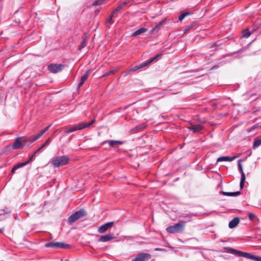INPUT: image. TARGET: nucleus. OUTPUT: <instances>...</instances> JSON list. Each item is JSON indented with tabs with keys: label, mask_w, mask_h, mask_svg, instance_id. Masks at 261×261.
Listing matches in <instances>:
<instances>
[{
	"label": "nucleus",
	"mask_w": 261,
	"mask_h": 261,
	"mask_svg": "<svg viewBox=\"0 0 261 261\" xmlns=\"http://www.w3.org/2000/svg\"><path fill=\"white\" fill-rule=\"evenodd\" d=\"M115 238L114 234L109 233L105 236H101L98 239V241L99 242H108Z\"/></svg>",
	"instance_id": "11"
},
{
	"label": "nucleus",
	"mask_w": 261,
	"mask_h": 261,
	"mask_svg": "<svg viewBox=\"0 0 261 261\" xmlns=\"http://www.w3.org/2000/svg\"><path fill=\"white\" fill-rule=\"evenodd\" d=\"M40 150V148H38V149H37L36 150H35L34 151V152L33 153V154H34V155L37 153Z\"/></svg>",
	"instance_id": "44"
},
{
	"label": "nucleus",
	"mask_w": 261,
	"mask_h": 261,
	"mask_svg": "<svg viewBox=\"0 0 261 261\" xmlns=\"http://www.w3.org/2000/svg\"><path fill=\"white\" fill-rule=\"evenodd\" d=\"M50 141H51V139L50 138H48L47 140L45 141V143L48 146L50 143Z\"/></svg>",
	"instance_id": "39"
},
{
	"label": "nucleus",
	"mask_w": 261,
	"mask_h": 261,
	"mask_svg": "<svg viewBox=\"0 0 261 261\" xmlns=\"http://www.w3.org/2000/svg\"><path fill=\"white\" fill-rule=\"evenodd\" d=\"M246 179V177L244 173H242L241 174V178L240 182H245Z\"/></svg>",
	"instance_id": "32"
},
{
	"label": "nucleus",
	"mask_w": 261,
	"mask_h": 261,
	"mask_svg": "<svg viewBox=\"0 0 261 261\" xmlns=\"http://www.w3.org/2000/svg\"><path fill=\"white\" fill-rule=\"evenodd\" d=\"M16 169H14V167L12 169V170H11V172L12 173H14L15 171L16 170Z\"/></svg>",
	"instance_id": "46"
},
{
	"label": "nucleus",
	"mask_w": 261,
	"mask_h": 261,
	"mask_svg": "<svg viewBox=\"0 0 261 261\" xmlns=\"http://www.w3.org/2000/svg\"><path fill=\"white\" fill-rule=\"evenodd\" d=\"M237 156H221L220 158H218L217 159V162H222V161H228V162H231L234 160L235 159L237 158Z\"/></svg>",
	"instance_id": "14"
},
{
	"label": "nucleus",
	"mask_w": 261,
	"mask_h": 261,
	"mask_svg": "<svg viewBox=\"0 0 261 261\" xmlns=\"http://www.w3.org/2000/svg\"><path fill=\"white\" fill-rule=\"evenodd\" d=\"M221 193L224 195L227 196H238L241 194V192L240 191L234 192H224L221 191Z\"/></svg>",
	"instance_id": "19"
},
{
	"label": "nucleus",
	"mask_w": 261,
	"mask_h": 261,
	"mask_svg": "<svg viewBox=\"0 0 261 261\" xmlns=\"http://www.w3.org/2000/svg\"><path fill=\"white\" fill-rule=\"evenodd\" d=\"M87 44V41L86 40V38H85L83 40L81 44L78 46V49L79 50H81L82 48L85 47Z\"/></svg>",
	"instance_id": "23"
},
{
	"label": "nucleus",
	"mask_w": 261,
	"mask_h": 261,
	"mask_svg": "<svg viewBox=\"0 0 261 261\" xmlns=\"http://www.w3.org/2000/svg\"><path fill=\"white\" fill-rule=\"evenodd\" d=\"M254 95H255V94H253L251 95L250 97H252L253 96H254Z\"/></svg>",
	"instance_id": "49"
},
{
	"label": "nucleus",
	"mask_w": 261,
	"mask_h": 261,
	"mask_svg": "<svg viewBox=\"0 0 261 261\" xmlns=\"http://www.w3.org/2000/svg\"><path fill=\"white\" fill-rule=\"evenodd\" d=\"M106 142H108L109 143V145L111 147H115L116 146H118L120 145H121L123 144V142L121 141H117V140H109V141H106Z\"/></svg>",
	"instance_id": "18"
},
{
	"label": "nucleus",
	"mask_w": 261,
	"mask_h": 261,
	"mask_svg": "<svg viewBox=\"0 0 261 261\" xmlns=\"http://www.w3.org/2000/svg\"><path fill=\"white\" fill-rule=\"evenodd\" d=\"M129 2V1H126L123 2L122 3L120 4L119 6H118L115 9V10H114L112 12V15H114L115 13H116L117 12H118V11H120L121 9H122Z\"/></svg>",
	"instance_id": "17"
},
{
	"label": "nucleus",
	"mask_w": 261,
	"mask_h": 261,
	"mask_svg": "<svg viewBox=\"0 0 261 261\" xmlns=\"http://www.w3.org/2000/svg\"><path fill=\"white\" fill-rule=\"evenodd\" d=\"M95 121V119H92L90 122H82L79 124H75L68 130H79L83 129L88 128L93 124Z\"/></svg>",
	"instance_id": "5"
},
{
	"label": "nucleus",
	"mask_w": 261,
	"mask_h": 261,
	"mask_svg": "<svg viewBox=\"0 0 261 261\" xmlns=\"http://www.w3.org/2000/svg\"><path fill=\"white\" fill-rule=\"evenodd\" d=\"M164 21H162L159 22L158 23H156L154 25V27L152 28V29L151 30L150 33L151 34H154L158 32L159 30L160 29L161 26H162L164 23Z\"/></svg>",
	"instance_id": "13"
},
{
	"label": "nucleus",
	"mask_w": 261,
	"mask_h": 261,
	"mask_svg": "<svg viewBox=\"0 0 261 261\" xmlns=\"http://www.w3.org/2000/svg\"><path fill=\"white\" fill-rule=\"evenodd\" d=\"M69 161V158L66 156H59L52 159L51 163L54 167H59L66 165Z\"/></svg>",
	"instance_id": "3"
},
{
	"label": "nucleus",
	"mask_w": 261,
	"mask_h": 261,
	"mask_svg": "<svg viewBox=\"0 0 261 261\" xmlns=\"http://www.w3.org/2000/svg\"><path fill=\"white\" fill-rule=\"evenodd\" d=\"M44 132H42L36 135H35L32 138L26 139L25 138H19L20 139L21 141L22 142V147L27 145V143L29 142L30 144L32 143L39 138H40L41 136H43Z\"/></svg>",
	"instance_id": "6"
},
{
	"label": "nucleus",
	"mask_w": 261,
	"mask_h": 261,
	"mask_svg": "<svg viewBox=\"0 0 261 261\" xmlns=\"http://www.w3.org/2000/svg\"><path fill=\"white\" fill-rule=\"evenodd\" d=\"M53 125V124H50L48 125L46 127H45L42 130H44V131L48 130L49 128H52V129H55V130H58V128L51 127Z\"/></svg>",
	"instance_id": "29"
},
{
	"label": "nucleus",
	"mask_w": 261,
	"mask_h": 261,
	"mask_svg": "<svg viewBox=\"0 0 261 261\" xmlns=\"http://www.w3.org/2000/svg\"><path fill=\"white\" fill-rule=\"evenodd\" d=\"M244 186V182H240V187L241 189H243Z\"/></svg>",
	"instance_id": "40"
},
{
	"label": "nucleus",
	"mask_w": 261,
	"mask_h": 261,
	"mask_svg": "<svg viewBox=\"0 0 261 261\" xmlns=\"http://www.w3.org/2000/svg\"><path fill=\"white\" fill-rule=\"evenodd\" d=\"M241 162H242V160L240 159L238 161V165L239 170L241 172V174H242V173H244V172H243V167H242V165Z\"/></svg>",
	"instance_id": "28"
},
{
	"label": "nucleus",
	"mask_w": 261,
	"mask_h": 261,
	"mask_svg": "<svg viewBox=\"0 0 261 261\" xmlns=\"http://www.w3.org/2000/svg\"><path fill=\"white\" fill-rule=\"evenodd\" d=\"M149 64H150L149 62L148 61V62H146L145 63H143V64H141L140 65H138L139 66V69L143 68V67L146 66L147 65H149Z\"/></svg>",
	"instance_id": "33"
},
{
	"label": "nucleus",
	"mask_w": 261,
	"mask_h": 261,
	"mask_svg": "<svg viewBox=\"0 0 261 261\" xmlns=\"http://www.w3.org/2000/svg\"><path fill=\"white\" fill-rule=\"evenodd\" d=\"M203 129V126L200 124L194 125L192 127V130H201Z\"/></svg>",
	"instance_id": "24"
},
{
	"label": "nucleus",
	"mask_w": 261,
	"mask_h": 261,
	"mask_svg": "<svg viewBox=\"0 0 261 261\" xmlns=\"http://www.w3.org/2000/svg\"><path fill=\"white\" fill-rule=\"evenodd\" d=\"M29 162H30V161H26L23 163L17 164L14 166V169H17L19 168L22 167L27 165Z\"/></svg>",
	"instance_id": "22"
},
{
	"label": "nucleus",
	"mask_w": 261,
	"mask_h": 261,
	"mask_svg": "<svg viewBox=\"0 0 261 261\" xmlns=\"http://www.w3.org/2000/svg\"><path fill=\"white\" fill-rule=\"evenodd\" d=\"M191 13L189 12H185L181 14L179 17L178 19L180 21H181L183 19H184L187 16L190 15Z\"/></svg>",
	"instance_id": "27"
},
{
	"label": "nucleus",
	"mask_w": 261,
	"mask_h": 261,
	"mask_svg": "<svg viewBox=\"0 0 261 261\" xmlns=\"http://www.w3.org/2000/svg\"><path fill=\"white\" fill-rule=\"evenodd\" d=\"M100 5V3L98 1H96L93 4V5L94 6H98Z\"/></svg>",
	"instance_id": "38"
},
{
	"label": "nucleus",
	"mask_w": 261,
	"mask_h": 261,
	"mask_svg": "<svg viewBox=\"0 0 261 261\" xmlns=\"http://www.w3.org/2000/svg\"><path fill=\"white\" fill-rule=\"evenodd\" d=\"M34 154H32L30 156V159L28 161H30V162L33 161V159H34Z\"/></svg>",
	"instance_id": "41"
},
{
	"label": "nucleus",
	"mask_w": 261,
	"mask_h": 261,
	"mask_svg": "<svg viewBox=\"0 0 261 261\" xmlns=\"http://www.w3.org/2000/svg\"><path fill=\"white\" fill-rule=\"evenodd\" d=\"M146 126V125L145 124H141L140 125L137 126L136 127V128L138 130L141 129H145Z\"/></svg>",
	"instance_id": "35"
},
{
	"label": "nucleus",
	"mask_w": 261,
	"mask_h": 261,
	"mask_svg": "<svg viewBox=\"0 0 261 261\" xmlns=\"http://www.w3.org/2000/svg\"><path fill=\"white\" fill-rule=\"evenodd\" d=\"M147 31V30L145 28H141L136 31H135L133 34V36H136L137 35H139L142 33H145Z\"/></svg>",
	"instance_id": "20"
},
{
	"label": "nucleus",
	"mask_w": 261,
	"mask_h": 261,
	"mask_svg": "<svg viewBox=\"0 0 261 261\" xmlns=\"http://www.w3.org/2000/svg\"><path fill=\"white\" fill-rule=\"evenodd\" d=\"M151 255L147 253H140L132 261H146L151 258Z\"/></svg>",
	"instance_id": "7"
},
{
	"label": "nucleus",
	"mask_w": 261,
	"mask_h": 261,
	"mask_svg": "<svg viewBox=\"0 0 261 261\" xmlns=\"http://www.w3.org/2000/svg\"><path fill=\"white\" fill-rule=\"evenodd\" d=\"M192 27V25H191V27H186V29H185V32H187V31H189Z\"/></svg>",
	"instance_id": "43"
},
{
	"label": "nucleus",
	"mask_w": 261,
	"mask_h": 261,
	"mask_svg": "<svg viewBox=\"0 0 261 261\" xmlns=\"http://www.w3.org/2000/svg\"><path fill=\"white\" fill-rule=\"evenodd\" d=\"M63 65L62 64H50L48 65V70L53 73H57L62 70Z\"/></svg>",
	"instance_id": "9"
},
{
	"label": "nucleus",
	"mask_w": 261,
	"mask_h": 261,
	"mask_svg": "<svg viewBox=\"0 0 261 261\" xmlns=\"http://www.w3.org/2000/svg\"><path fill=\"white\" fill-rule=\"evenodd\" d=\"M160 56V55H156L155 57L152 58L148 62L150 64L151 62H152L154 60H155Z\"/></svg>",
	"instance_id": "37"
},
{
	"label": "nucleus",
	"mask_w": 261,
	"mask_h": 261,
	"mask_svg": "<svg viewBox=\"0 0 261 261\" xmlns=\"http://www.w3.org/2000/svg\"><path fill=\"white\" fill-rule=\"evenodd\" d=\"M3 231H4V229L3 228L0 229V233H3Z\"/></svg>",
	"instance_id": "48"
},
{
	"label": "nucleus",
	"mask_w": 261,
	"mask_h": 261,
	"mask_svg": "<svg viewBox=\"0 0 261 261\" xmlns=\"http://www.w3.org/2000/svg\"><path fill=\"white\" fill-rule=\"evenodd\" d=\"M239 222V218L238 217H235L231 221H230L228 224V226L230 228H233L238 225Z\"/></svg>",
	"instance_id": "15"
},
{
	"label": "nucleus",
	"mask_w": 261,
	"mask_h": 261,
	"mask_svg": "<svg viewBox=\"0 0 261 261\" xmlns=\"http://www.w3.org/2000/svg\"><path fill=\"white\" fill-rule=\"evenodd\" d=\"M69 246L68 244L62 242H50L45 244V247L51 248H65Z\"/></svg>",
	"instance_id": "8"
},
{
	"label": "nucleus",
	"mask_w": 261,
	"mask_h": 261,
	"mask_svg": "<svg viewBox=\"0 0 261 261\" xmlns=\"http://www.w3.org/2000/svg\"><path fill=\"white\" fill-rule=\"evenodd\" d=\"M250 35L251 33L248 30H246L243 32V36L245 38H248Z\"/></svg>",
	"instance_id": "25"
},
{
	"label": "nucleus",
	"mask_w": 261,
	"mask_h": 261,
	"mask_svg": "<svg viewBox=\"0 0 261 261\" xmlns=\"http://www.w3.org/2000/svg\"><path fill=\"white\" fill-rule=\"evenodd\" d=\"M185 224V221H180L178 223L167 227L166 230L169 233H179L184 230Z\"/></svg>",
	"instance_id": "2"
},
{
	"label": "nucleus",
	"mask_w": 261,
	"mask_h": 261,
	"mask_svg": "<svg viewBox=\"0 0 261 261\" xmlns=\"http://www.w3.org/2000/svg\"><path fill=\"white\" fill-rule=\"evenodd\" d=\"M155 250H157V251H161L162 250V249H160V248H155Z\"/></svg>",
	"instance_id": "47"
},
{
	"label": "nucleus",
	"mask_w": 261,
	"mask_h": 261,
	"mask_svg": "<svg viewBox=\"0 0 261 261\" xmlns=\"http://www.w3.org/2000/svg\"><path fill=\"white\" fill-rule=\"evenodd\" d=\"M249 218L251 221H252L254 218L255 217V215L253 213H250L249 214Z\"/></svg>",
	"instance_id": "36"
},
{
	"label": "nucleus",
	"mask_w": 261,
	"mask_h": 261,
	"mask_svg": "<svg viewBox=\"0 0 261 261\" xmlns=\"http://www.w3.org/2000/svg\"><path fill=\"white\" fill-rule=\"evenodd\" d=\"M114 225V222H109L101 225L98 229V231L100 233L106 232L109 228L112 227Z\"/></svg>",
	"instance_id": "10"
},
{
	"label": "nucleus",
	"mask_w": 261,
	"mask_h": 261,
	"mask_svg": "<svg viewBox=\"0 0 261 261\" xmlns=\"http://www.w3.org/2000/svg\"><path fill=\"white\" fill-rule=\"evenodd\" d=\"M261 145V138L255 139L252 145V148L255 149Z\"/></svg>",
	"instance_id": "21"
},
{
	"label": "nucleus",
	"mask_w": 261,
	"mask_h": 261,
	"mask_svg": "<svg viewBox=\"0 0 261 261\" xmlns=\"http://www.w3.org/2000/svg\"><path fill=\"white\" fill-rule=\"evenodd\" d=\"M12 147L14 149L21 148L22 147V142L19 138H17L15 139L14 144L12 145Z\"/></svg>",
	"instance_id": "16"
},
{
	"label": "nucleus",
	"mask_w": 261,
	"mask_h": 261,
	"mask_svg": "<svg viewBox=\"0 0 261 261\" xmlns=\"http://www.w3.org/2000/svg\"><path fill=\"white\" fill-rule=\"evenodd\" d=\"M86 215V211L84 209H81L69 216L68 218V222L69 224H71Z\"/></svg>",
	"instance_id": "4"
},
{
	"label": "nucleus",
	"mask_w": 261,
	"mask_h": 261,
	"mask_svg": "<svg viewBox=\"0 0 261 261\" xmlns=\"http://www.w3.org/2000/svg\"><path fill=\"white\" fill-rule=\"evenodd\" d=\"M224 249L226 250L227 252L236 254L239 256H242L254 261H261V256L252 255L249 253L237 250L230 247H225Z\"/></svg>",
	"instance_id": "1"
},
{
	"label": "nucleus",
	"mask_w": 261,
	"mask_h": 261,
	"mask_svg": "<svg viewBox=\"0 0 261 261\" xmlns=\"http://www.w3.org/2000/svg\"><path fill=\"white\" fill-rule=\"evenodd\" d=\"M47 146V145L44 143L39 148H40V150H41L42 148H44V147H46Z\"/></svg>",
	"instance_id": "42"
},
{
	"label": "nucleus",
	"mask_w": 261,
	"mask_h": 261,
	"mask_svg": "<svg viewBox=\"0 0 261 261\" xmlns=\"http://www.w3.org/2000/svg\"><path fill=\"white\" fill-rule=\"evenodd\" d=\"M91 69H88L87 71L84 73V74L81 77L80 82L78 84V88H80L84 82L87 80L89 74L90 72Z\"/></svg>",
	"instance_id": "12"
},
{
	"label": "nucleus",
	"mask_w": 261,
	"mask_h": 261,
	"mask_svg": "<svg viewBox=\"0 0 261 261\" xmlns=\"http://www.w3.org/2000/svg\"><path fill=\"white\" fill-rule=\"evenodd\" d=\"M219 67V66L218 65H215L214 66H213L212 68H211V70H213V69H217Z\"/></svg>",
	"instance_id": "45"
},
{
	"label": "nucleus",
	"mask_w": 261,
	"mask_h": 261,
	"mask_svg": "<svg viewBox=\"0 0 261 261\" xmlns=\"http://www.w3.org/2000/svg\"><path fill=\"white\" fill-rule=\"evenodd\" d=\"M114 15H112V14L109 17V18H107V22L109 23H113V21L112 20V17Z\"/></svg>",
	"instance_id": "31"
},
{
	"label": "nucleus",
	"mask_w": 261,
	"mask_h": 261,
	"mask_svg": "<svg viewBox=\"0 0 261 261\" xmlns=\"http://www.w3.org/2000/svg\"><path fill=\"white\" fill-rule=\"evenodd\" d=\"M261 129V124H255L251 127V128L250 130H252L253 129Z\"/></svg>",
	"instance_id": "30"
},
{
	"label": "nucleus",
	"mask_w": 261,
	"mask_h": 261,
	"mask_svg": "<svg viewBox=\"0 0 261 261\" xmlns=\"http://www.w3.org/2000/svg\"><path fill=\"white\" fill-rule=\"evenodd\" d=\"M138 69H139V66H135V67L130 68L129 70V72L136 71Z\"/></svg>",
	"instance_id": "34"
},
{
	"label": "nucleus",
	"mask_w": 261,
	"mask_h": 261,
	"mask_svg": "<svg viewBox=\"0 0 261 261\" xmlns=\"http://www.w3.org/2000/svg\"><path fill=\"white\" fill-rule=\"evenodd\" d=\"M116 72V70H110L108 72H106L105 73H104L101 76V77H105V76H107L108 75H110L111 74H113L115 73Z\"/></svg>",
	"instance_id": "26"
}]
</instances>
